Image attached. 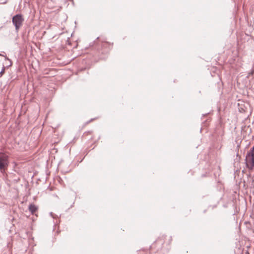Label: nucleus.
<instances>
[{
	"mask_svg": "<svg viewBox=\"0 0 254 254\" xmlns=\"http://www.w3.org/2000/svg\"><path fill=\"white\" fill-rule=\"evenodd\" d=\"M12 21L15 27L16 30L18 31L20 27L22 25L24 18L22 15L16 14L12 17Z\"/></svg>",
	"mask_w": 254,
	"mask_h": 254,
	"instance_id": "nucleus-2",
	"label": "nucleus"
},
{
	"mask_svg": "<svg viewBox=\"0 0 254 254\" xmlns=\"http://www.w3.org/2000/svg\"><path fill=\"white\" fill-rule=\"evenodd\" d=\"M28 208L32 214H34L38 210V207L34 204H30Z\"/></svg>",
	"mask_w": 254,
	"mask_h": 254,
	"instance_id": "nucleus-4",
	"label": "nucleus"
},
{
	"mask_svg": "<svg viewBox=\"0 0 254 254\" xmlns=\"http://www.w3.org/2000/svg\"><path fill=\"white\" fill-rule=\"evenodd\" d=\"M246 166L252 170L254 168V155L247 153L245 158Z\"/></svg>",
	"mask_w": 254,
	"mask_h": 254,
	"instance_id": "nucleus-3",
	"label": "nucleus"
},
{
	"mask_svg": "<svg viewBox=\"0 0 254 254\" xmlns=\"http://www.w3.org/2000/svg\"><path fill=\"white\" fill-rule=\"evenodd\" d=\"M248 154L254 155V146L248 152Z\"/></svg>",
	"mask_w": 254,
	"mask_h": 254,
	"instance_id": "nucleus-5",
	"label": "nucleus"
},
{
	"mask_svg": "<svg viewBox=\"0 0 254 254\" xmlns=\"http://www.w3.org/2000/svg\"><path fill=\"white\" fill-rule=\"evenodd\" d=\"M9 162L8 160V156L5 154L0 153V171L4 173L7 169Z\"/></svg>",
	"mask_w": 254,
	"mask_h": 254,
	"instance_id": "nucleus-1",
	"label": "nucleus"
},
{
	"mask_svg": "<svg viewBox=\"0 0 254 254\" xmlns=\"http://www.w3.org/2000/svg\"><path fill=\"white\" fill-rule=\"evenodd\" d=\"M4 68L3 67V68H2V70L0 71V73H2V72H4Z\"/></svg>",
	"mask_w": 254,
	"mask_h": 254,
	"instance_id": "nucleus-6",
	"label": "nucleus"
}]
</instances>
